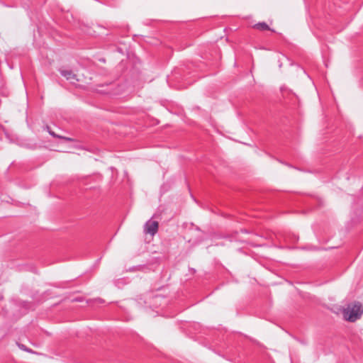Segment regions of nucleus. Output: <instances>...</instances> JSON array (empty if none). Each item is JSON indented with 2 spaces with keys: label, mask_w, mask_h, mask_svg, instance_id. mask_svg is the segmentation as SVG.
<instances>
[{
  "label": "nucleus",
  "mask_w": 363,
  "mask_h": 363,
  "mask_svg": "<svg viewBox=\"0 0 363 363\" xmlns=\"http://www.w3.org/2000/svg\"><path fill=\"white\" fill-rule=\"evenodd\" d=\"M253 28L255 29L259 30H272L274 31V30H272L269 26L265 23V22H259L253 26Z\"/></svg>",
  "instance_id": "nucleus-4"
},
{
  "label": "nucleus",
  "mask_w": 363,
  "mask_h": 363,
  "mask_svg": "<svg viewBox=\"0 0 363 363\" xmlns=\"http://www.w3.org/2000/svg\"><path fill=\"white\" fill-rule=\"evenodd\" d=\"M159 223L157 221L149 220L144 226V232L147 234L154 235L158 230Z\"/></svg>",
  "instance_id": "nucleus-2"
},
{
  "label": "nucleus",
  "mask_w": 363,
  "mask_h": 363,
  "mask_svg": "<svg viewBox=\"0 0 363 363\" xmlns=\"http://www.w3.org/2000/svg\"><path fill=\"white\" fill-rule=\"evenodd\" d=\"M362 313L363 307L359 303L348 305L342 311L344 318L350 322L356 321L357 319L360 318Z\"/></svg>",
  "instance_id": "nucleus-1"
},
{
  "label": "nucleus",
  "mask_w": 363,
  "mask_h": 363,
  "mask_svg": "<svg viewBox=\"0 0 363 363\" xmlns=\"http://www.w3.org/2000/svg\"><path fill=\"white\" fill-rule=\"evenodd\" d=\"M18 347L24 351H26L30 353H33V351L31 349L28 348L26 346H25L23 344H18Z\"/></svg>",
  "instance_id": "nucleus-6"
},
{
  "label": "nucleus",
  "mask_w": 363,
  "mask_h": 363,
  "mask_svg": "<svg viewBox=\"0 0 363 363\" xmlns=\"http://www.w3.org/2000/svg\"><path fill=\"white\" fill-rule=\"evenodd\" d=\"M47 128H48V130L49 133H50L52 136H53V137H55V138H61V139H63V140H66V141H71V140H72V139H71V138H69L63 137V136H60V135H58L55 134L53 131H52V130L50 129V128H49L48 126L47 127Z\"/></svg>",
  "instance_id": "nucleus-5"
},
{
  "label": "nucleus",
  "mask_w": 363,
  "mask_h": 363,
  "mask_svg": "<svg viewBox=\"0 0 363 363\" xmlns=\"http://www.w3.org/2000/svg\"><path fill=\"white\" fill-rule=\"evenodd\" d=\"M60 72L64 77L70 81L72 83H74L76 81H78L77 79V75L72 70L61 69H60Z\"/></svg>",
  "instance_id": "nucleus-3"
}]
</instances>
